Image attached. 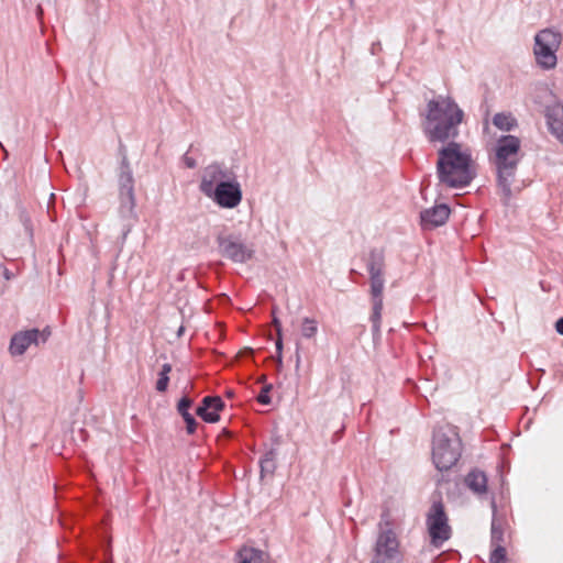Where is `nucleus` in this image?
I'll list each match as a JSON object with an SVG mask.
<instances>
[{"instance_id":"nucleus-34","label":"nucleus","mask_w":563,"mask_h":563,"mask_svg":"<svg viewBox=\"0 0 563 563\" xmlns=\"http://www.w3.org/2000/svg\"><path fill=\"white\" fill-rule=\"evenodd\" d=\"M172 372V365L169 363H165L162 365V368L158 374L168 375Z\"/></svg>"},{"instance_id":"nucleus-17","label":"nucleus","mask_w":563,"mask_h":563,"mask_svg":"<svg viewBox=\"0 0 563 563\" xmlns=\"http://www.w3.org/2000/svg\"><path fill=\"white\" fill-rule=\"evenodd\" d=\"M119 196L135 197L133 173L125 156L122 158L120 165Z\"/></svg>"},{"instance_id":"nucleus-28","label":"nucleus","mask_w":563,"mask_h":563,"mask_svg":"<svg viewBox=\"0 0 563 563\" xmlns=\"http://www.w3.org/2000/svg\"><path fill=\"white\" fill-rule=\"evenodd\" d=\"M181 418L184 419L186 423V431L188 434H194L197 429V421L191 413L183 415Z\"/></svg>"},{"instance_id":"nucleus-2","label":"nucleus","mask_w":563,"mask_h":563,"mask_svg":"<svg viewBox=\"0 0 563 563\" xmlns=\"http://www.w3.org/2000/svg\"><path fill=\"white\" fill-rule=\"evenodd\" d=\"M437 176L445 187L461 189L476 177L471 153L455 141L448 142L438 152Z\"/></svg>"},{"instance_id":"nucleus-25","label":"nucleus","mask_w":563,"mask_h":563,"mask_svg":"<svg viewBox=\"0 0 563 563\" xmlns=\"http://www.w3.org/2000/svg\"><path fill=\"white\" fill-rule=\"evenodd\" d=\"M490 563H506V549L501 545H495L489 556Z\"/></svg>"},{"instance_id":"nucleus-11","label":"nucleus","mask_w":563,"mask_h":563,"mask_svg":"<svg viewBox=\"0 0 563 563\" xmlns=\"http://www.w3.org/2000/svg\"><path fill=\"white\" fill-rule=\"evenodd\" d=\"M541 91L543 96H540L539 102L544 103L549 129L563 143V103L556 100L548 87H543Z\"/></svg>"},{"instance_id":"nucleus-35","label":"nucleus","mask_w":563,"mask_h":563,"mask_svg":"<svg viewBox=\"0 0 563 563\" xmlns=\"http://www.w3.org/2000/svg\"><path fill=\"white\" fill-rule=\"evenodd\" d=\"M4 277L5 279H10L11 278V274L8 269L4 271Z\"/></svg>"},{"instance_id":"nucleus-22","label":"nucleus","mask_w":563,"mask_h":563,"mask_svg":"<svg viewBox=\"0 0 563 563\" xmlns=\"http://www.w3.org/2000/svg\"><path fill=\"white\" fill-rule=\"evenodd\" d=\"M273 325L277 333V339L275 342L276 354H277V366L278 368L283 366V328L280 320L275 316V311H273Z\"/></svg>"},{"instance_id":"nucleus-18","label":"nucleus","mask_w":563,"mask_h":563,"mask_svg":"<svg viewBox=\"0 0 563 563\" xmlns=\"http://www.w3.org/2000/svg\"><path fill=\"white\" fill-rule=\"evenodd\" d=\"M466 486L475 494L482 495L487 492V476L483 471L472 470L465 477Z\"/></svg>"},{"instance_id":"nucleus-27","label":"nucleus","mask_w":563,"mask_h":563,"mask_svg":"<svg viewBox=\"0 0 563 563\" xmlns=\"http://www.w3.org/2000/svg\"><path fill=\"white\" fill-rule=\"evenodd\" d=\"M194 405V400L187 396V395H184L179 400H178V404H177V411L180 416L183 415H186V413H190V408L192 407Z\"/></svg>"},{"instance_id":"nucleus-6","label":"nucleus","mask_w":563,"mask_h":563,"mask_svg":"<svg viewBox=\"0 0 563 563\" xmlns=\"http://www.w3.org/2000/svg\"><path fill=\"white\" fill-rule=\"evenodd\" d=\"M217 244L220 255L236 264H244L255 255L254 244L247 242L239 232L220 233Z\"/></svg>"},{"instance_id":"nucleus-37","label":"nucleus","mask_w":563,"mask_h":563,"mask_svg":"<svg viewBox=\"0 0 563 563\" xmlns=\"http://www.w3.org/2000/svg\"><path fill=\"white\" fill-rule=\"evenodd\" d=\"M227 396L228 397H232L233 396V391L232 390L227 391Z\"/></svg>"},{"instance_id":"nucleus-21","label":"nucleus","mask_w":563,"mask_h":563,"mask_svg":"<svg viewBox=\"0 0 563 563\" xmlns=\"http://www.w3.org/2000/svg\"><path fill=\"white\" fill-rule=\"evenodd\" d=\"M493 508V519H492V528H490V542L493 545L501 544L504 541V530L501 525L496 519L497 507L495 499L492 500Z\"/></svg>"},{"instance_id":"nucleus-9","label":"nucleus","mask_w":563,"mask_h":563,"mask_svg":"<svg viewBox=\"0 0 563 563\" xmlns=\"http://www.w3.org/2000/svg\"><path fill=\"white\" fill-rule=\"evenodd\" d=\"M430 543L437 549L451 538L452 530L441 500L433 501L426 519Z\"/></svg>"},{"instance_id":"nucleus-33","label":"nucleus","mask_w":563,"mask_h":563,"mask_svg":"<svg viewBox=\"0 0 563 563\" xmlns=\"http://www.w3.org/2000/svg\"><path fill=\"white\" fill-rule=\"evenodd\" d=\"M555 330L559 334L563 335V317H561L556 320Z\"/></svg>"},{"instance_id":"nucleus-38","label":"nucleus","mask_w":563,"mask_h":563,"mask_svg":"<svg viewBox=\"0 0 563 563\" xmlns=\"http://www.w3.org/2000/svg\"><path fill=\"white\" fill-rule=\"evenodd\" d=\"M42 13V8L38 5L37 7V15H40Z\"/></svg>"},{"instance_id":"nucleus-12","label":"nucleus","mask_w":563,"mask_h":563,"mask_svg":"<svg viewBox=\"0 0 563 563\" xmlns=\"http://www.w3.org/2000/svg\"><path fill=\"white\" fill-rule=\"evenodd\" d=\"M234 175V172L223 163L213 162L202 169L199 190L207 197L219 184L225 183Z\"/></svg>"},{"instance_id":"nucleus-5","label":"nucleus","mask_w":563,"mask_h":563,"mask_svg":"<svg viewBox=\"0 0 563 563\" xmlns=\"http://www.w3.org/2000/svg\"><path fill=\"white\" fill-rule=\"evenodd\" d=\"M462 442L455 427L446 424L433 430L432 460L440 472L449 471L460 460Z\"/></svg>"},{"instance_id":"nucleus-7","label":"nucleus","mask_w":563,"mask_h":563,"mask_svg":"<svg viewBox=\"0 0 563 563\" xmlns=\"http://www.w3.org/2000/svg\"><path fill=\"white\" fill-rule=\"evenodd\" d=\"M561 33L544 29L534 36L533 53L538 65L544 69L554 68L558 62L556 51L561 44Z\"/></svg>"},{"instance_id":"nucleus-15","label":"nucleus","mask_w":563,"mask_h":563,"mask_svg":"<svg viewBox=\"0 0 563 563\" xmlns=\"http://www.w3.org/2000/svg\"><path fill=\"white\" fill-rule=\"evenodd\" d=\"M224 406L220 396H205L196 409V415L205 422L216 423L220 420L219 412L223 410Z\"/></svg>"},{"instance_id":"nucleus-10","label":"nucleus","mask_w":563,"mask_h":563,"mask_svg":"<svg viewBox=\"0 0 563 563\" xmlns=\"http://www.w3.org/2000/svg\"><path fill=\"white\" fill-rule=\"evenodd\" d=\"M207 197L220 208L233 209L241 203L243 192L241 185L234 175L225 183L219 184Z\"/></svg>"},{"instance_id":"nucleus-30","label":"nucleus","mask_w":563,"mask_h":563,"mask_svg":"<svg viewBox=\"0 0 563 563\" xmlns=\"http://www.w3.org/2000/svg\"><path fill=\"white\" fill-rule=\"evenodd\" d=\"M183 162L186 165V167L190 169L197 166V161L194 157L188 156L187 153L183 156Z\"/></svg>"},{"instance_id":"nucleus-3","label":"nucleus","mask_w":563,"mask_h":563,"mask_svg":"<svg viewBox=\"0 0 563 563\" xmlns=\"http://www.w3.org/2000/svg\"><path fill=\"white\" fill-rule=\"evenodd\" d=\"M520 139L511 134L501 135L496 141L493 164L496 168L497 184L505 203L512 197L511 186L515 181L517 167L520 162Z\"/></svg>"},{"instance_id":"nucleus-24","label":"nucleus","mask_w":563,"mask_h":563,"mask_svg":"<svg viewBox=\"0 0 563 563\" xmlns=\"http://www.w3.org/2000/svg\"><path fill=\"white\" fill-rule=\"evenodd\" d=\"M300 331L305 339H312L318 332V322L306 317L302 319Z\"/></svg>"},{"instance_id":"nucleus-8","label":"nucleus","mask_w":563,"mask_h":563,"mask_svg":"<svg viewBox=\"0 0 563 563\" xmlns=\"http://www.w3.org/2000/svg\"><path fill=\"white\" fill-rule=\"evenodd\" d=\"M371 563H404L400 542L391 528L378 532Z\"/></svg>"},{"instance_id":"nucleus-26","label":"nucleus","mask_w":563,"mask_h":563,"mask_svg":"<svg viewBox=\"0 0 563 563\" xmlns=\"http://www.w3.org/2000/svg\"><path fill=\"white\" fill-rule=\"evenodd\" d=\"M272 389H273V385L272 384L264 385L263 388L261 389L260 394L256 397L257 402L263 405V406L271 405L272 398L269 396V393H271Z\"/></svg>"},{"instance_id":"nucleus-13","label":"nucleus","mask_w":563,"mask_h":563,"mask_svg":"<svg viewBox=\"0 0 563 563\" xmlns=\"http://www.w3.org/2000/svg\"><path fill=\"white\" fill-rule=\"evenodd\" d=\"M49 335L51 331L48 329L40 331L33 328L19 331L11 336L9 352L12 356H21L32 344L37 345L40 341L46 342Z\"/></svg>"},{"instance_id":"nucleus-19","label":"nucleus","mask_w":563,"mask_h":563,"mask_svg":"<svg viewBox=\"0 0 563 563\" xmlns=\"http://www.w3.org/2000/svg\"><path fill=\"white\" fill-rule=\"evenodd\" d=\"M277 452L275 449H269L260 460L261 477L272 476L277 467L276 464Z\"/></svg>"},{"instance_id":"nucleus-20","label":"nucleus","mask_w":563,"mask_h":563,"mask_svg":"<svg viewBox=\"0 0 563 563\" xmlns=\"http://www.w3.org/2000/svg\"><path fill=\"white\" fill-rule=\"evenodd\" d=\"M493 124L506 132L514 130L518 125L516 118L510 112L496 113L493 118Z\"/></svg>"},{"instance_id":"nucleus-23","label":"nucleus","mask_w":563,"mask_h":563,"mask_svg":"<svg viewBox=\"0 0 563 563\" xmlns=\"http://www.w3.org/2000/svg\"><path fill=\"white\" fill-rule=\"evenodd\" d=\"M238 559L236 563H263V552L254 548L243 549L238 553Z\"/></svg>"},{"instance_id":"nucleus-36","label":"nucleus","mask_w":563,"mask_h":563,"mask_svg":"<svg viewBox=\"0 0 563 563\" xmlns=\"http://www.w3.org/2000/svg\"><path fill=\"white\" fill-rule=\"evenodd\" d=\"M183 332H184V327H180L178 330V335H181Z\"/></svg>"},{"instance_id":"nucleus-29","label":"nucleus","mask_w":563,"mask_h":563,"mask_svg":"<svg viewBox=\"0 0 563 563\" xmlns=\"http://www.w3.org/2000/svg\"><path fill=\"white\" fill-rule=\"evenodd\" d=\"M169 376L164 374H158V379L156 382V390L158 393H165L168 388Z\"/></svg>"},{"instance_id":"nucleus-1","label":"nucleus","mask_w":563,"mask_h":563,"mask_svg":"<svg viewBox=\"0 0 563 563\" xmlns=\"http://www.w3.org/2000/svg\"><path fill=\"white\" fill-rule=\"evenodd\" d=\"M464 117V111L452 97L438 95L427 103V113L422 121L423 134L433 145L455 141Z\"/></svg>"},{"instance_id":"nucleus-31","label":"nucleus","mask_w":563,"mask_h":563,"mask_svg":"<svg viewBox=\"0 0 563 563\" xmlns=\"http://www.w3.org/2000/svg\"><path fill=\"white\" fill-rule=\"evenodd\" d=\"M382 49H383L382 43L379 41H376V42L372 43L369 51H371L372 55H377L379 52H382Z\"/></svg>"},{"instance_id":"nucleus-16","label":"nucleus","mask_w":563,"mask_h":563,"mask_svg":"<svg viewBox=\"0 0 563 563\" xmlns=\"http://www.w3.org/2000/svg\"><path fill=\"white\" fill-rule=\"evenodd\" d=\"M120 197L119 216L122 219V242L125 241L128 234L131 232L134 221L136 219L135 213V197Z\"/></svg>"},{"instance_id":"nucleus-32","label":"nucleus","mask_w":563,"mask_h":563,"mask_svg":"<svg viewBox=\"0 0 563 563\" xmlns=\"http://www.w3.org/2000/svg\"><path fill=\"white\" fill-rule=\"evenodd\" d=\"M300 363H301V356H300V351H299V343H297V346H296V364H295L296 371H299Z\"/></svg>"},{"instance_id":"nucleus-4","label":"nucleus","mask_w":563,"mask_h":563,"mask_svg":"<svg viewBox=\"0 0 563 563\" xmlns=\"http://www.w3.org/2000/svg\"><path fill=\"white\" fill-rule=\"evenodd\" d=\"M366 267L369 274L373 309L371 314L373 339L380 336V322L383 311V291L385 286V253L382 249H372L368 254Z\"/></svg>"},{"instance_id":"nucleus-14","label":"nucleus","mask_w":563,"mask_h":563,"mask_svg":"<svg viewBox=\"0 0 563 563\" xmlns=\"http://www.w3.org/2000/svg\"><path fill=\"white\" fill-rule=\"evenodd\" d=\"M450 214L451 209L446 203L434 205L420 212V225L423 230L441 227L448 221Z\"/></svg>"}]
</instances>
